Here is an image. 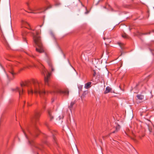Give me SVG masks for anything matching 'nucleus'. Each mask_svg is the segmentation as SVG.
<instances>
[{
    "label": "nucleus",
    "mask_w": 154,
    "mask_h": 154,
    "mask_svg": "<svg viewBox=\"0 0 154 154\" xmlns=\"http://www.w3.org/2000/svg\"><path fill=\"white\" fill-rule=\"evenodd\" d=\"M27 89L29 94H32L33 92L35 94L38 93L40 97H42V95L45 94L41 83L35 80H32L30 84L28 85Z\"/></svg>",
    "instance_id": "nucleus-1"
},
{
    "label": "nucleus",
    "mask_w": 154,
    "mask_h": 154,
    "mask_svg": "<svg viewBox=\"0 0 154 154\" xmlns=\"http://www.w3.org/2000/svg\"><path fill=\"white\" fill-rule=\"evenodd\" d=\"M39 34V33L38 32H36V35L33 34V38L34 42L37 46L36 47V51L40 53H41L43 52L44 51L40 37Z\"/></svg>",
    "instance_id": "nucleus-2"
},
{
    "label": "nucleus",
    "mask_w": 154,
    "mask_h": 154,
    "mask_svg": "<svg viewBox=\"0 0 154 154\" xmlns=\"http://www.w3.org/2000/svg\"><path fill=\"white\" fill-rule=\"evenodd\" d=\"M43 73L44 75H45V74L47 75L46 77H45V82L46 85H47L48 83L50 75V73L48 72L45 69H44V70Z\"/></svg>",
    "instance_id": "nucleus-3"
},
{
    "label": "nucleus",
    "mask_w": 154,
    "mask_h": 154,
    "mask_svg": "<svg viewBox=\"0 0 154 154\" xmlns=\"http://www.w3.org/2000/svg\"><path fill=\"white\" fill-rule=\"evenodd\" d=\"M21 24L23 27L29 28L30 26L29 24L25 20H21Z\"/></svg>",
    "instance_id": "nucleus-4"
},
{
    "label": "nucleus",
    "mask_w": 154,
    "mask_h": 154,
    "mask_svg": "<svg viewBox=\"0 0 154 154\" xmlns=\"http://www.w3.org/2000/svg\"><path fill=\"white\" fill-rule=\"evenodd\" d=\"M23 88H19L18 87H17L16 88L13 89V91H18L19 93L20 96L21 94H22L23 92Z\"/></svg>",
    "instance_id": "nucleus-5"
},
{
    "label": "nucleus",
    "mask_w": 154,
    "mask_h": 154,
    "mask_svg": "<svg viewBox=\"0 0 154 154\" xmlns=\"http://www.w3.org/2000/svg\"><path fill=\"white\" fill-rule=\"evenodd\" d=\"M112 88L109 86H107L106 88V90L104 92L105 94H107L109 92H111L112 91Z\"/></svg>",
    "instance_id": "nucleus-6"
},
{
    "label": "nucleus",
    "mask_w": 154,
    "mask_h": 154,
    "mask_svg": "<svg viewBox=\"0 0 154 154\" xmlns=\"http://www.w3.org/2000/svg\"><path fill=\"white\" fill-rule=\"evenodd\" d=\"M91 82H89L87 83H86L85 85V88L86 89H88L91 87Z\"/></svg>",
    "instance_id": "nucleus-7"
},
{
    "label": "nucleus",
    "mask_w": 154,
    "mask_h": 154,
    "mask_svg": "<svg viewBox=\"0 0 154 154\" xmlns=\"http://www.w3.org/2000/svg\"><path fill=\"white\" fill-rule=\"evenodd\" d=\"M57 92L61 94H68L69 92L68 91H63L61 90L58 89L57 90Z\"/></svg>",
    "instance_id": "nucleus-8"
},
{
    "label": "nucleus",
    "mask_w": 154,
    "mask_h": 154,
    "mask_svg": "<svg viewBox=\"0 0 154 154\" xmlns=\"http://www.w3.org/2000/svg\"><path fill=\"white\" fill-rule=\"evenodd\" d=\"M75 101H72L70 104V105L69 106V108L71 110L73 107V105L75 103Z\"/></svg>",
    "instance_id": "nucleus-9"
},
{
    "label": "nucleus",
    "mask_w": 154,
    "mask_h": 154,
    "mask_svg": "<svg viewBox=\"0 0 154 154\" xmlns=\"http://www.w3.org/2000/svg\"><path fill=\"white\" fill-rule=\"evenodd\" d=\"M137 97L139 100H142L144 98L143 96L141 95H138L137 96Z\"/></svg>",
    "instance_id": "nucleus-10"
},
{
    "label": "nucleus",
    "mask_w": 154,
    "mask_h": 154,
    "mask_svg": "<svg viewBox=\"0 0 154 154\" xmlns=\"http://www.w3.org/2000/svg\"><path fill=\"white\" fill-rule=\"evenodd\" d=\"M48 113L50 120L52 121L53 119V116L52 115V113L51 111H48Z\"/></svg>",
    "instance_id": "nucleus-11"
},
{
    "label": "nucleus",
    "mask_w": 154,
    "mask_h": 154,
    "mask_svg": "<svg viewBox=\"0 0 154 154\" xmlns=\"http://www.w3.org/2000/svg\"><path fill=\"white\" fill-rule=\"evenodd\" d=\"M120 126L119 125H117L116 126V130L114 131H113L112 133H115L116 132H117L120 129Z\"/></svg>",
    "instance_id": "nucleus-12"
},
{
    "label": "nucleus",
    "mask_w": 154,
    "mask_h": 154,
    "mask_svg": "<svg viewBox=\"0 0 154 154\" xmlns=\"http://www.w3.org/2000/svg\"><path fill=\"white\" fill-rule=\"evenodd\" d=\"M48 64L49 66L51 67V70L52 71L54 70V69L52 67V64L51 62L49 61H48Z\"/></svg>",
    "instance_id": "nucleus-13"
},
{
    "label": "nucleus",
    "mask_w": 154,
    "mask_h": 154,
    "mask_svg": "<svg viewBox=\"0 0 154 154\" xmlns=\"http://www.w3.org/2000/svg\"><path fill=\"white\" fill-rule=\"evenodd\" d=\"M122 37L123 38H127V35L126 34H124L122 35Z\"/></svg>",
    "instance_id": "nucleus-14"
},
{
    "label": "nucleus",
    "mask_w": 154,
    "mask_h": 154,
    "mask_svg": "<svg viewBox=\"0 0 154 154\" xmlns=\"http://www.w3.org/2000/svg\"><path fill=\"white\" fill-rule=\"evenodd\" d=\"M93 76L94 77L96 75V72H95V70H94L93 71Z\"/></svg>",
    "instance_id": "nucleus-15"
},
{
    "label": "nucleus",
    "mask_w": 154,
    "mask_h": 154,
    "mask_svg": "<svg viewBox=\"0 0 154 154\" xmlns=\"http://www.w3.org/2000/svg\"><path fill=\"white\" fill-rule=\"evenodd\" d=\"M40 115V114L39 113H37L36 115V117H39Z\"/></svg>",
    "instance_id": "nucleus-16"
},
{
    "label": "nucleus",
    "mask_w": 154,
    "mask_h": 154,
    "mask_svg": "<svg viewBox=\"0 0 154 154\" xmlns=\"http://www.w3.org/2000/svg\"><path fill=\"white\" fill-rule=\"evenodd\" d=\"M21 87H23V86H25V85L24 84H21Z\"/></svg>",
    "instance_id": "nucleus-17"
},
{
    "label": "nucleus",
    "mask_w": 154,
    "mask_h": 154,
    "mask_svg": "<svg viewBox=\"0 0 154 154\" xmlns=\"http://www.w3.org/2000/svg\"><path fill=\"white\" fill-rule=\"evenodd\" d=\"M79 88L81 90L82 88V86H79Z\"/></svg>",
    "instance_id": "nucleus-18"
},
{
    "label": "nucleus",
    "mask_w": 154,
    "mask_h": 154,
    "mask_svg": "<svg viewBox=\"0 0 154 154\" xmlns=\"http://www.w3.org/2000/svg\"><path fill=\"white\" fill-rule=\"evenodd\" d=\"M52 134H53V138L54 140H55V137L54 136V134L53 132L52 133Z\"/></svg>",
    "instance_id": "nucleus-19"
},
{
    "label": "nucleus",
    "mask_w": 154,
    "mask_h": 154,
    "mask_svg": "<svg viewBox=\"0 0 154 154\" xmlns=\"http://www.w3.org/2000/svg\"><path fill=\"white\" fill-rule=\"evenodd\" d=\"M122 44L121 43H119V45L121 47V48H122V45H121Z\"/></svg>",
    "instance_id": "nucleus-20"
},
{
    "label": "nucleus",
    "mask_w": 154,
    "mask_h": 154,
    "mask_svg": "<svg viewBox=\"0 0 154 154\" xmlns=\"http://www.w3.org/2000/svg\"><path fill=\"white\" fill-rule=\"evenodd\" d=\"M24 35H23V40H24L25 41V42H26V39L24 38Z\"/></svg>",
    "instance_id": "nucleus-21"
},
{
    "label": "nucleus",
    "mask_w": 154,
    "mask_h": 154,
    "mask_svg": "<svg viewBox=\"0 0 154 154\" xmlns=\"http://www.w3.org/2000/svg\"><path fill=\"white\" fill-rule=\"evenodd\" d=\"M25 134V136H26V137L27 139H28V137H27V136H26V134Z\"/></svg>",
    "instance_id": "nucleus-22"
},
{
    "label": "nucleus",
    "mask_w": 154,
    "mask_h": 154,
    "mask_svg": "<svg viewBox=\"0 0 154 154\" xmlns=\"http://www.w3.org/2000/svg\"><path fill=\"white\" fill-rule=\"evenodd\" d=\"M42 25H40V26H39L41 27L42 26Z\"/></svg>",
    "instance_id": "nucleus-23"
},
{
    "label": "nucleus",
    "mask_w": 154,
    "mask_h": 154,
    "mask_svg": "<svg viewBox=\"0 0 154 154\" xmlns=\"http://www.w3.org/2000/svg\"><path fill=\"white\" fill-rule=\"evenodd\" d=\"M28 105L29 106H30V105H29V104L28 103Z\"/></svg>",
    "instance_id": "nucleus-24"
},
{
    "label": "nucleus",
    "mask_w": 154,
    "mask_h": 154,
    "mask_svg": "<svg viewBox=\"0 0 154 154\" xmlns=\"http://www.w3.org/2000/svg\"><path fill=\"white\" fill-rule=\"evenodd\" d=\"M46 56H47V57H48L47 55L46 54Z\"/></svg>",
    "instance_id": "nucleus-25"
},
{
    "label": "nucleus",
    "mask_w": 154,
    "mask_h": 154,
    "mask_svg": "<svg viewBox=\"0 0 154 154\" xmlns=\"http://www.w3.org/2000/svg\"><path fill=\"white\" fill-rule=\"evenodd\" d=\"M137 103H138V100H137Z\"/></svg>",
    "instance_id": "nucleus-26"
},
{
    "label": "nucleus",
    "mask_w": 154,
    "mask_h": 154,
    "mask_svg": "<svg viewBox=\"0 0 154 154\" xmlns=\"http://www.w3.org/2000/svg\"><path fill=\"white\" fill-rule=\"evenodd\" d=\"M11 73H12V74H13V73L12 72Z\"/></svg>",
    "instance_id": "nucleus-27"
}]
</instances>
